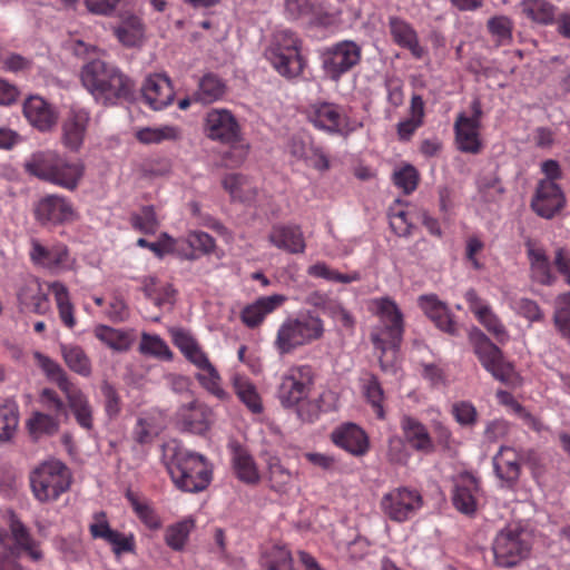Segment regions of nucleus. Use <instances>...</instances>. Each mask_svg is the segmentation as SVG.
Returning <instances> with one entry per match:
<instances>
[{
    "mask_svg": "<svg viewBox=\"0 0 570 570\" xmlns=\"http://www.w3.org/2000/svg\"><path fill=\"white\" fill-rule=\"evenodd\" d=\"M264 57L279 76L288 80L301 77L306 66L301 55V40L295 32L287 29L272 35Z\"/></svg>",
    "mask_w": 570,
    "mask_h": 570,
    "instance_id": "obj_8",
    "label": "nucleus"
},
{
    "mask_svg": "<svg viewBox=\"0 0 570 570\" xmlns=\"http://www.w3.org/2000/svg\"><path fill=\"white\" fill-rule=\"evenodd\" d=\"M193 528V520H184L168 527L165 533V540L168 547L176 551L183 550Z\"/></svg>",
    "mask_w": 570,
    "mask_h": 570,
    "instance_id": "obj_59",
    "label": "nucleus"
},
{
    "mask_svg": "<svg viewBox=\"0 0 570 570\" xmlns=\"http://www.w3.org/2000/svg\"><path fill=\"white\" fill-rule=\"evenodd\" d=\"M199 371L200 373L197 375V379L200 384L219 400H225L227 393L220 386V376L213 364H209L208 367H204Z\"/></svg>",
    "mask_w": 570,
    "mask_h": 570,
    "instance_id": "obj_63",
    "label": "nucleus"
},
{
    "mask_svg": "<svg viewBox=\"0 0 570 570\" xmlns=\"http://www.w3.org/2000/svg\"><path fill=\"white\" fill-rule=\"evenodd\" d=\"M49 289L53 294L61 323L70 330L73 328L77 320L67 286L61 282H53L49 285Z\"/></svg>",
    "mask_w": 570,
    "mask_h": 570,
    "instance_id": "obj_41",
    "label": "nucleus"
},
{
    "mask_svg": "<svg viewBox=\"0 0 570 570\" xmlns=\"http://www.w3.org/2000/svg\"><path fill=\"white\" fill-rule=\"evenodd\" d=\"M488 31L498 45H508L512 40L513 21L507 16H494L487 22Z\"/></svg>",
    "mask_w": 570,
    "mask_h": 570,
    "instance_id": "obj_60",
    "label": "nucleus"
},
{
    "mask_svg": "<svg viewBox=\"0 0 570 570\" xmlns=\"http://www.w3.org/2000/svg\"><path fill=\"white\" fill-rule=\"evenodd\" d=\"M65 395L77 424L86 431H91L94 429V411L88 396L77 386L68 390Z\"/></svg>",
    "mask_w": 570,
    "mask_h": 570,
    "instance_id": "obj_37",
    "label": "nucleus"
},
{
    "mask_svg": "<svg viewBox=\"0 0 570 570\" xmlns=\"http://www.w3.org/2000/svg\"><path fill=\"white\" fill-rule=\"evenodd\" d=\"M307 274L315 278H324L330 282H336L342 284H350L358 282L361 274L358 272H352L350 274H343L335 269H332L323 262H317L307 268Z\"/></svg>",
    "mask_w": 570,
    "mask_h": 570,
    "instance_id": "obj_55",
    "label": "nucleus"
},
{
    "mask_svg": "<svg viewBox=\"0 0 570 570\" xmlns=\"http://www.w3.org/2000/svg\"><path fill=\"white\" fill-rule=\"evenodd\" d=\"M6 519L9 530L0 529V544L8 549L11 556L0 552V570H23L16 560L21 554H26L32 561H40L43 558L40 543L32 538L29 529L13 511H8Z\"/></svg>",
    "mask_w": 570,
    "mask_h": 570,
    "instance_id": "obj_6",
    "label": "nucleus"
},
{
    "mask_svg": "<svg viewBox=\"0 0 570 570\" xmlns=\"http://www.w3.org/2000/svg\"><path fill=\"white\" fill-rule=\"evenodd\" d=\"M23 115L41 131L50 130L58 120L55 108L39 96L29 97L23 104Z\"/></svg>",
    "mask_w": 570,
    "mask_h": 570,
    "instance_id": "obj_32",
    "label": "nucleus"
},
{
    "mask_svg": "<svg viewBox=\"0 0 570 570\" xmlns=\"http://www.w3.org/2000/svg\"><path fill=\"white\" fill-rule=\"evenodd\" d=\"M287 302L283 294L262 296L240 312V321L248 328H256L263 324L266 316L281 308Z\"/></svg>",
    "mask_w": 570,
    "mask_h": 570,
    "instance_id": "obj_29",
    "label": "nucleus"
},
{
    "mask_svg": "<svg viewBox=\"0 0 570 570\" xmlns=\"http://www.w3.org/2000/svg\"><path fill=\"white\" fill-rule=\"evenodd\" d=\"M72 203L65 196L47 195L35 207V217L41 225H62L76 219Z\"/></svg>",
    "mask_w": 570,
    "mask_h": 570,
    "instance_id": "obj_16",
    "label": "nucleus"
},
{
    "mask_svg": "<svg viewBox=\"0 0 570 570\" xmlns=\"http://www.w3.org/2000/svg\"><path fill=\"white\" fill-rule=\"evenodd\" d=\"M147 298L153 301L157 306L173 304L176 291L170 284L158 285L154 279L144 287Z\"/></svg>",
    "mask_w": 570,
    "mask_h": 570,
    "instance_id": "obj_62",
    "label": "nucleus"
},
{
    "mask_svg": "<svg viewBox=\"0 0 570 570\" xmlns=\"http://www.w3.org/2000/svg\"><path fill=\"white\" fill-rule=\"evenodd\" d=\"M267 239L271 245L288 254H303L306 249L304 233L296 224H274Z\"/></svg>",
    "mask_w": 570,
    "mask_h": 570,
    "instance_id": "obj_24",
    "label": "nucleus"
},
{
    "mask_svg": "<svg viewBox=\"0 0 570 570\" xmlns=\"http://www.w3.org/2000/svg\"><path fill=\"white\" fill-rule=\"evenodd\" d=\"M566 206V195L551 180H540L531 199L532 210L540 217L551 219Z\"/></svg>",
    "mask_w": 570,
    "mask_h": 570,
    "instance_id": "obj_17",
    "label": "nucleus"
},
{
    "mask_svg": "<svg viewBox=\"0 0 570 570\" xmlns=\"http://www.w3.org/2000/svg\"><path fill=\"white\" fill-rule=\"evenodd\" d=\"M372 311L377 316L370 338L377 353L380 367L384 372H393L396 354L404 334V318L400 307L391 297H379L371 302Z\"/></svg>",
    "mask_w": 570,
    "mask_h": 570,
    "instance_id": "obj_1",
    "label": "nucleus"
},
{
    "mask_svg": "<svg viewBox=\"0 0 570 570\" xmlns=\"http://www.w3.org/2000/svg\"><path fill=\"white\" fill-rule=\"evenodd\" d=\"M60 351L66 365L81 376L91 374V362L83 348L76 344H60Z\"/></svg>",
    "mask_w": 570,
    "mask_h": 570,
    "instance_id": "obj_43",
    "label": "nucleus"
},
{
    "mask_svg": "<svg viewBox=\"0 0 570 570\" xmlns=\"http://www.w3.org/2000/svg\"><path fill=\"white\" fill-rule=\"evenodd\" d=\"M453 482L452 503L454 508L463 514H474L481 493L479 479L470 472H463Z\"/></svg>",
    "mask_w": 570,
    "mask_h": 570,
    "instance_id": "obj_19",
    "label": "nucleus"
},
{
    "mask_svg": "<svg viewBox=\"0 0 570 570\" xmlns=\"http://www.w3.org/2000/svg\"><path fill=\"white\" fill-rule=\"evenodd\" d=\"M29 257L36 266L49 271H58L67 267L69 250L63 244L46 247L38 239L32 238L30 242Z\"/></svg>",
    "mask_w": 570,
    "mask_h": 570,
    "instance_id": "obj_26",
    "label": "nucleus"
},
{
    "mask_svg": "<svg viewBox=\"0 0 570 570\" xmlns=\"http://www.w3.org/2000/svg\"><path fill=\"white\" fill-rule=\"evenodd\" d=\"M493 469L509 488L514 487L521 474V454L512 446L502 445L493 456Z\"/></svg>",
    "mask_w": 570,
    "mask_h": 570,
    "instance_id": "obj_31",
    "label": "nucleus"
},
{
    "mask_svg": "<svg viewBox=\"0 0 570 570\" xmlns=\"http://www.w3.org/2000/svg\"><path fill=\"white\" fill-rule=\"evenodd\" d=\"M225 90L226 86L220 78L216 75L207 73L199 81L196 97L197 100L203 104H210L220 99L224 96Z\"/></svg>",
    "mask_w": 570,
    "mask_h": 570,
    "instance_id": "obj_52",
    "label": "nucleus"
},
{
    "mask_svg": "<svg viewBox=\"0 0 570 570\" xmlns=\"http://www.w3.org/2000/svg\"><path fill=\"white\" fill-rule=\"evenodd\" d=\"M474 353L482 366L492 374L495 380L509 384L513 381L515 373L512 364L503 357L502 351L491 342L483 333H480L474 341Z\"/></svg>",
    "mask_w": 570,
    "mask_h": 570,
    "instance_id": "obj_14",
    "label": "nucleus"
},
{
    "mask_svg": "<svg viewBox=\"0 0 570 570\" xmlns=\"http://www.w3.org/2000/svg\"><path fill=\"white\" fill-rule=\"evenodd\" d=\"M421 492L409 487L394 488L382 497L381 509L392 521L403 523L412 519L423 508Z\"/></svg>",
    "mask_w": 570,
    "mask_h": 570,
    "instance_id": "obj_12",
    "label": "nucleus"
},
{
    "mask_svg": "<svg viewBox=\"0 0 570 570\" xmlns=\"http://www.w3.org/2000/svg\"><path fill=\"white\" fill-rule=\"evenodd\" d=\"M89 532L94 539L106 541L116 557L125 553H135L136 539L132 533L125 534L111 529L105 512L94 514V521L89 525Z\"/></svg>",
    "mask_w": 570,
    "mask_h": 570,
    "instance_id": "obj_15",
    "label": "nucleus"
},
{
    "mask_svg": "<svg viewBox=\"0 0 570 570\" xmlns=\"http://www.w3.org/2000/svg\"><path fill=\"white\" fill-rule=\"evenodd\" d=\"M35 360L47 377L56 383L63 393L75 386L59 363L40 352L35 353Z\"/></svg>",
    "mask_w": 570,
    "mask_h": 570,
    "instance_id": "obj_45",
    "label": "nucleus"
},
{
    "mask_svg": "<svg viewBox=\"0 0 570 570\" xmlns=\"http://www.w3.org/2000/svg\"><path fill=\"white\" fill-rule=\"evenodd\" d=\"M223 186L230 194L232 198L240 202H249L256 195L248 178L242 174L226 175L223 179Z\"/></svg>",
    "mask_w": 570,
    "mask_h": 570,
    "instance_id": "obj_50",
    "label": "nucleus"
},
{
    "mask_svg": "<svg viewBox=\"0 0 570 570\" xmlns=\"http://www.w3.org/2000/svg\"><path fill=\"white\" fill-rule=\"evenodd\" d=\"M129 224L138 233L154 235L160 226L156 209L153 205H145L129 216Z\"/></svg>",
    "mask_w": 570,
    "mask_h": 570,
    "instance_id": "obj_47",
    "label": "nucleus"
},
{
    "mask_svg": "<svg viewBox=\"0 0 570 570\" xmlns=\"http://www.w3.org/2000/svg\"><path fill=\"white\" fill-rule=\"evenodd\" d=\"M59 426L60 422L58 415L39 411L33 412L26 422V429L33 441L56 434Z\"/></svg>",
    "mask_w": 570,
    "mask_h": 570,
    "instance_id": "obj_39",
    "label": "nucleus"
},
{
    "mask_svg": "<svg viewBox=\"0 0 570 570\" xmlns=\"http://www.w3.org/2000/svg\"><path fill=\"white\" fill-rule=\"evenodd\" d=\"M403 203L396 199L389 209V219L392 230L400 237L412 234L413 224L409 219V213L402 208Z\"/></svg>",
    "mask_w": 570,
    "mask_h": 570,
    "instance_id": "obj_57",
    "label": "nucleus"
},
{
    "mask_svg": "<svg viewBox=\"0 0 570 570\" xmlns=\"http://www.w3.org/2000/svg\"><path fill=\"white\" fill-rule=\"evenodd\" d=\"M24 168L30 175L68 190L78 187L85 173L81 161H70L50 150L32 154Z\"/></svg>",
    "mask_w": 570,
    "mask_h": 570,
    "instance_id": "obj_5",
    "label": "nucleus"
},
{
    "mask_svg": "<svg viewBox=\"0 0 570 570\" xmlns=\"http://www.w3.org/2000/svg\"><path fill=\"white\" fill-rule=\"evenodd\" d=\"M480 126L472 124L464 112L456 116L454 122L455 144L460 151L465 154H480L483 144L480 136Z\"/></svg>",
    "mask_w": 570,
    "mask_h": 570,
    "instance_id": "obj_33",
    "label": "nucleus"
},
{
    "mask_svg": "<svg viewBox=\"0 0 570 570\" xmlns=\"http://www.w3.org/2000/svg\"><path fill=\"white\" fill-rule=\"evenodd\" d=\"M205 131L212 140L234 145L240 139V129L233 114L226 109H212L205 119Z\"/></svg>",
    "mask_w": 570,
    "mask_h": 570,
    "instance_id": "obj_18",
    "label": "nucleus"
},
{
    "mask_svg": "<svg viewBox=\"0 0 570 570\" xmlns=\"http://www.w3.org/2000/svg\"><path fill=\"white\" fill-rule=\"evenodd\" d=\"M306 117L316 129L344 138L363 127L362 122L350 118L343 106L330 101L311 104Z\"/></svg>",
    "mask_w": 570,
    "mask_h": 570,
    "instance_id": "obj_10",
    "label": "nucleus"
},
{
    "mask_svg": "<svg viewBox=\"0 0 570 570\" xmlns=\"http://www.w3.org/2000/svg\"><path fill=\"white\" fill-rule=\"evenodd\" d=\"M521 13L530 21L539 24H550L554 21L556 7L547 0H522Z\"/></svg>",
    "mask_w": 570,
    "mask_h": 570,
    "instance_id": "obj_42",
    "label": "nucleus"
},
{
    "mask_svg": "<svg viewBox=\"0 0 570 570\" xmlns=\"http://www.w3.org/2000/svg\"><path fill=\"white\" fill-rule=\"evenodd\" d=\"M144 33V23L141 19L136 16L126 18L115 30L117 39L126 47L139 46L142 41Z\"/></svg>",
    "mask_w": 570,
    "mask_h": 570,
    "instance_id": "obj_46",
    "label": "nucleus"
},
{
    "mask_svg": "<svg viewBox=\"0 0 570 570\" xmlns=\"http://www.w3.org/2000/svg\"><path fill=\"white\" fill-rule=\"evenodd\" d=\"M400 426L404 439L412 449L425 454H430L435 451L432 436L430 435L426 426L417 419L410 415H404L401 419Z\"/></svg>",
    "mask_w": 570,
    "mask_h": 570,
    "instance_id": "obj_34",
    "label": "nucleus"
},
{
    "mask_svg": "<svg viewBox=\"0 0 570 570\" xmlns=\"http://www.w3.org/2000/svg\"><path fill=\"white\" fill-rule=\"evenodd\" d=\"M19 308L23 313L45 315L50 309L48 295L42 291L38 278L29 276L18 289Z\"/></svg>",
    "mask_w": 570,
    "mask_h": 570,
    "instance_id": "obj_25",
    "label": "nucleus"
},
{
    "mask_svg": "<svg viewBox=\"0 0 570 570\" xmlns=\"http://www.w3.org/2000/svg\"><path fill=\"white\" fill-rule=\"evenodd\" d=\"M268 480L271 488L276 492H286L292 482V473L281 463L279 458L267 459Z\"/></svg>",
    "mask_w": 570,
    "mask_h": 570,
    "instance_id": "obj_56",
    "label": "nucleus"
},
{
    "mask_svg": "<svg viewBox=\"0 0 570 570\" xmlns=\"http://www.w3.org/2000/svg\"><path fill=\"white\" fill-rule=\"evenodd\" d=\"M81 82L95 100L105 106L115 105L121 99H129L134 83L116 66L100 59L86 63L81 69Z\"/></svg>",
    "mask_w": 570,
    "mask_h": 570,
    "instance_id": "obj_2",
    "label": "nucleus"
},
{
    "mask_svg": "<svg viewBox=\"0 0 570 570\" xmlns=\"http://www.w3.org/2000/svg\"><path fill=\"white\" fill-rule=\"evenodd\" d=\"M89 114L85 110H72L63 122V144L72 150L79 149L83 142Z\"/></svg>",
    "mask_w": 570,
    "mask_h": 570,
    "instance_id": "obj_38",
    "label": "nucleus"
},
{
    "mask_svg": "<svg viewBox=\"0 0 570 570\" xmlns=\"http://www.w3.org/2000/svg\"><path fill=\"white\" fill-rule=\"evenodd\" d=\"M532 547V532L520 522L509 523L492 541L494 564L502 569L515 568L530 557Z\"/></svg>",
    "mask_w": 570,
    "mask_h": 570,
    "instance_id": "obj_7",
    "label": "nucleus"
},
{
    "mask_svg": "<svg viewBox=\"0 0 570 570\" xmlns=\"http://www.w3.org/2000/svg\"><path fill=\"white\" fill-rule=\"evenodd\" d=\"M263 570H295L291 551L283 546H273L261 556Z\"/></svg>",
    "mask_w": 570,
    "mask_h": 570,
    "instance_id": "obj_44",
    "label": "nucleus"
},
{
    "mask_svg": "<svg viewBox=\"0 0 570 570\" xmlns=\"http://www.w3.org/2000/svg\"><path fill=\"white\" fill-rule=\"evenodd\" d=\"M417 302L420 308L440 331L453 336L458 335V325L450 308L435 294L421 295Z\"/></svg>",
    "mask_w": 570,
    "mask_h": 570,
    "instance_id": "obj_30",
    "label": "nucleus"
},
{
    "mask_svg": "<svg viewBox=\"0 0 570 570\" xmlns=\"http://www.w3.org/2000/svg\"><path fill=\"white\" fill-rule=\"evenodd\" d=\"M527 255L530 263V277L533 282L550 286L556 283L557 277L552 273L550 261L546 250L535 243H525Z\"/></svg>",
    "mask_w": 570,
    "mask_h": 570,
    "instance_id": "obj_35",
    "label": "nucleus"
},
{
    "mask_svg": "<svg viewBox=\"0 0 570 570\" xmlns=\"http://www.w3.org/2000/svg\"><path fill=\"white\" fill-rule=\"evenodd\" d=\"M71 483L69 469L58 460L41 463L30 474L33 495L40 502L57 500Z\"/></svg>",
    "mask_w": 570,
    "mask_h": 570,
    "instance_id": "obj_9",
    "label": "nucleus"
},
{
    "mask_svg": "<svg viewBox=\"0 0 570 570\" xmlns=\"http://www.w3.org/2000/svg\"><path fill=\"white\" fill-rule=\"evenodd\" d=\"M364 394L371 403L377 419L384 420L385 413L383 407L384 392L376 376L371 375L364 384Z\"/></svg>",
    "mask_w": 570,
    "mask_h": 570,
    "instance_id": "obj_61",
    "label": "nucleus"
},
{
    "mask_svg": "<svg viewBox=\"0 0 570 570\" xmlns=\"http://www.w3.org/2000/svg\"><path fill=\"white\" fill-rule=\"evenodd\" d=\"M324 321L311 311L286 317L276 331L273 346L284 356L324 337Z\"/></svg>",
    "mask_w": 570,
    "mask_h": 570,
    "instance_id": "obj_3",
    "label": "nucleus"
},
{
    "mask_svg": "<svg viewBox=\"0 0 570 570\" xmlns=\"http://www.w3.org/2000/svg\"><path fill=\"white\" fill-rule=\"evenodd\" d=\"M235 392L238 399L247 406V409L259 414L263 412V404L255 385L247 379L237 377L234 382Z\"/></svg>",
    "mask_w": 570,
    "mask_h": 570,
    "instance_id": "obj_54",
    "label": "nucleus"
},
{
    "mask_svg": "<svg viewBox=\"0 0 570 570\" xmlns=\"http://www.w3.org/2000/svg\"><path fill=\"white\" fill-rule=\"evenodd\" d=\"M230 450L232 464L237 479L246 484H257L261 474L249 451L237 442L230 444Z\"/></svg>",
    "mask_w": 570,
    "mask_h": 570,
    "instance_id": "obj_36",
    "label": "nucleus"
},
{
    "mask_svg": "<svg viewBox=\"0 0 570 570\" xmlns=\"http://www.w3.org/2000/svg\"><path fill=\"white\" fill-rule=\"evenodd\" d=\"M181 137V130L176 126L146 127L136 132V138L142 144H160L175 141Z\"/></svg>",
    "mask_w": 570,
    "mask_h": 570,
    "instance_id": "obj_51",
    "label": "nucleus"
},
{
    "mask_svg": "<svg viewBox=\"0 0 570 570\" xmlns=\"http://www.w3.org/2000/svg\"><path fill=\"white\" fill-rule=\"evenodd\" d=\"M210 410L197 401L181 405L175 414L176 425L186 432L204 434L210 425Z\"/></svg>",
    "mask_w": 570,
    "mask_h": 570,
    "instance_id": "obj_23",
    "label": "nucleus"
},
{
    "mask_svg": "<svg viewBox=\"0 0 570 570\" xmlns=\"http://www.w3.org/2000/svg\"><path fill=\"white\" fill-rule=\"evenodd\" d=\"M322 68L333 81L351 71L362 60V47L352 40H342L327 47L321 56Z\"/></svg>",
    "mask_w": 570,
    "mask_h": 570,
    "instance_id": "obj_11",
    "label": "nucleus"
},
{
    "mask_svg": "<svg viewBox=\"0 0 570 570\" xmlns=\"http://www.w3.org/2000/svg\"><path fill=\"white\" fill-rule=\"evenodd\" d=\"M284 14L287 20L307 19L321 27H327L333 21L321 0H284Z\"/></svg>",
    "mask_w": 570,
    "mask_h": 570,
    "instance_id": "obj_21",
    "label": "nucleus"
},
{
    "mask_svg": "<svg viewBox=\"0 0 570 570\" xmlns=\"http://www.w3.org/2000/svg\"><path fill=\"white\" fill-rule=\"evenodd\" d=\"M141 94L145 102L154 110H161L174 100L175 92L170 79L161 73L146 78Z\"/></svg>",
    "mask_w": 570,
    "mask_h": 570,
    "instance_id": "obj_28",
    "label": "nucleus"
},
{
    "mask_svg": "<svg viewBox=\"0 0 570 570\" xmlns=\"http://www.w3.org/2000/svg\"><path fill=\"white\" fill-rule=\"evenodd\" d=\"M94 335L102 344L117 352H126L132 344V338L127 331L108 325H97L94 328Z\"/></svg>",
    "mask_w": 570,
    "mask_h": 570,
    "instance_id": "obj_40",
    "label": "nucleus"
},
{
    "mask_svg": "<svg viewBox=\"0 0 570 570\" xmlns=\"http://www.w3.org/2000/svg\"><path fill=\"white\" fill-rule=\"evenodd\" d=\"M387 27L393 42L402 49H406L415 59H422L426 50L420 45L417 31L405 19L391 16Z\"/></svg>",
    "mask_w": 570,
    "mask_h": 570,
    "instance_id": "obj_27",
    "label": "nucleus"
},
{
    "mask_svg": "<svg viewBox=\"0 0 570 570\" xmlns=\"http://www.w3.org/2000/svg\"><path fill=\"white\" fill-rule=\"evenodd\" d=\"M554 322L562 335L570 340V293L559 297Z\"/></svg>",
    "mask_w": 570,
    "mask_h": 570,
    "instance_id": "obj_64",
    "label": "nucleus"
},
{
    "mask_svg": "<svg viewBox=\"0 0 570 570\" xmlns=\"http://www.w3.org/2000/svg\"><path fill=\"white\" fill-rule=\"evenodd\" d=\"M465 301L476 320L500 344H504L509 341V333L499 316L492 311L488 303L479 297L474 289H470L465 293Z\"/></svg>",
    "mask_w": 570,
    "mask_h": 570,
    "instance_id": "obj_20",
    "label": "nucleus"
},
{
    "mask_svg": "<svg viewBox=\"0 0 570 570\" xmlns=\"http://www.w3.org/2000/svg\"><path fill=\"white\" fill-rule=\"evenodd\" d=\"M125 498L129 502L137 518L149 529L156 530L161 525L160 518L154 508L146 501H141L139 497L131 490H127Z\"/></svg>",
    "mask_w": 570,
    "mask_h": 570,
    "instance_id": "obj_49",
    "label": "nucleus"
},
{
    "mask_svg": "<svg viewBox=\"0 0 570 570\" xmlns=\"http://www.w3.org/2000/svg\"><path fill=\"white\" fill-rule=\"evenodd\" d=\"M332 442L354 456H363L370 450L366 432L355 423H344L331 434Z\"/></svg>",
    "mask_w": 570,
    "mask_h": 570,
    "instance_id": "obj_22",
    "label": "nucleus"
},
{
    "mask_svg": "<svg viewBox=\"0 0 570 570\" xmlns=\"http://www.w3.org/2000/svg\"><path fill=\"white\" fill-rule=\"evenodd\" d=\"M139 352L144 355H149L163 361H171L173 352L168 344L156 334H141V341L139 344Z\"/></svg>",
    "mask_w": 570,
    "mask_h": 570,
    "instance_id": "obj_53",
    "label": "nucleus"
},
{
    "mask_svg": "<svg viewBox=\"0 0 570 570\" xmlns=\"http://www.w3.org/2000/svg\"><path fill=\"white\" fill-rule=\"evenodd\" d=\"M19 406L13 401L0 404V442L10 441L19 425Z\"/></svg>",
    "mask_w": 570,
    "mask_h": 570,
    "instance_id": "obj_48",
    "label": "nucleus"
},
{
    "mask_svg": "<svg viewBox=\"0 0 570 570\" xmlns=\"http://www.w3.org/2000/svg\"><path fill=\"white\" fill-rule=\"evenodd\" d=\"M392 180L394 185L402 189L403 194H412L419 186L420 174L417 169L410 164L394 170Z\"/></svg>",
    "mask_w": 570,
    "mask_h": 570,
    "instance_id": "obj_58",
    "label": "nucleus"
},
{
    "mask_svg": "<svg viewBox=\"0 0 570 570\" xmlns=\"http://www.w3.org/2000/svg\"><path fill=\"white\" fill-rule=\"evenodd\" d=\"M167 470L175 487L184 492L197 493L208 488L213 468L202 454L184 448H176L167 463Z\"/></svg>",
    "mask_w": 570,
    "mask_h": 570,
    "instance_id": "obj_4",
    "label": "nucleus"
},
{
    "mask_svg": "<svg viewBox=\"0 0 570 570\" xmlns=\"http://www.w3.org/2000/svg\"><path fill=\"white\" fill-rule=\"evenodd\" d=\"M314 383V371L308 364L293 365L282 376L277 396L284 407H293L307 397Z\"/></svg>",
    "mask_w": 570,
    "mask_h": 570,
    "instance_id": "obj_13",
    "label": "nucleus"
}]
</instances>
